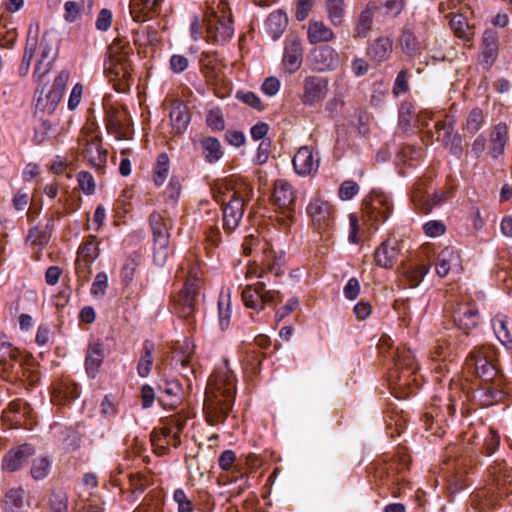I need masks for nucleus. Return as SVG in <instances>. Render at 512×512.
Returning <instances> with one entry per match:
<instances>
[{
    "instance_id": "15",
    "label": "nucleus",
    "mask_w": 512,
    "mask_h": 512,
    "mask_svg": "<svg viewBox=\"0 0 512 512\" xmlns=\"http://www.w3.org/2000/svg\"><path fill=\"white\" fill-rule=\"evenodd\" d=\"M207 40L213 43L224 45L234 34L233 20L231 15L218 16L212 14L206 18Z\"/></svg>"
},
{
    "instance_id": "49",
    "label": "nucleus",
    "mask_w": 512,
    "mask_h": 512,
    "mask_svg": "<svg viewBox=\"0 0 512 512\" xmlns=\"http://www.w3.org/2000/svg\"><path fill=\"white\" fill-rule=\"evenodd\" d=\"M138 5L141 7L139 13H136L133 9L131 14L133 19L137 22L144 21L149 15L158 14L163 0H137Z\"/></svg>"
},
{
    "instance_id": "41",
    "label": "nucleus",
    "mask_w": 512,
    "mask_h": 512,
    "mask_svg": "<svg viewBox=\"0 0 512 512\" xmlns=\"http://www.w3.org/2000/svg\"><path fill=\"white\" fill-rule=\"evenodd\" d=\"M200 146L204 160L207 163L213 164L219 161L223 157V151L221 148L220 141L212 136L203 137L200 140Z\"/></svg>"
},
{
    "instance_id": "12",
    "label": "nucleus",
    "mask_w": 512,
    "mask_h": 512,
    "mask_svg": "<svg viewBox=\"0 0 512 512\" xmlns=\"http://www.w3.org/2000/svg\"><path fill=\"white\" fill-rule=\"evenodd\" d=\"M184 399V389L176 378H161L157 383V402L167 410L176 409Z\"/></svg>"
},
{
    "instance_id": "2",
    "label": "nucleus",
    "mask_w": 512,
    "mask_h": 512,
    "mask_svg": "<svg viewBox=\"0 0 512 512\" xmlns=\"http://www.w3.org/2000/svg\"><path fill=\"white\" fill-rule=\"evenodd\" d=\"M39 26L36 25L33 29L30 25L25 48L21 62L17 68L19 77H25L30 71L31 62L34 59L33 78L39 82L37 86L42 87L44 77L51 71L59 53V48L56 41L51 38L48 32H45L40 41L38 40Z\"/></svg>"
},
{
    "instance_id": "62",
    "label": "nucleus",
    "mask_w": 512,
    "mask_h": 512,
    "mask_svg": "<svg viewBox=\"0 0 512 512\" xmlns=\"http://www.w3.org/2000/svg\"><path fill=\"white\" fill-rule=\"evenodd\" d=\"M374 2L379 5V10L384 9V13L391 17L398 16L405 6V0H377Z\"/></svg>"
},
{
    "instance_id": "11",
    "label": "nucleus",
    "mask_w": 512,
    "mask_h": 512,
    "mask_svg": "<svg viewBox=\"0 0 512 512\" xmlns=\"http://www.w3.org/2000/svg\"><path fill=\"white\" fill-rule=\"evenodd\" d=\"M198 296L199 285L195 281H186L184 287L174 299L175 313L189 324L193 322Z\"/></svg>"
},
{
    "instance_id": "46",
    "label": "nucleus",
    "mask_w": 512,
    "mask_h": 512,
    "mask_svg": "<svg viewBox=\"0 0 512 512\" xmlns=\"http://www.w3.org/2000/svg\"><path fill=\"white\" fill-rule=\"evenodd\" d=\"M486 124V116L479 107L473 108L467 115L463 130L469 134H476Z\"/></svg>"
},
{
    "instance_id": "48",
    "label": "nucleus",
    "mask_w": 512,
    "mask_h": 512,
    "mask_svg": "<svg viewBox=\"0 0 512 512\" xmlns=\"http://www.w3.org/2000/svg\"><path fill=\"white\" fill-rule=\"evenodd\" d=\"M127 116V111H122L111 107L106 111V126L109 132H114L118 135L123 133V121Z\"/></svg>"
},
{
    "instance_id": "6",
    "label": "nucleus",
    "mask_w": 512,
    "mask_h": 512,
    "mask_svg": "<svg viewBox=\"0 0 512 512\" xmlns=\"http://www.w3.org/2000/svg\"><path fill=\"white\" fill-rule=\"evenodd\" d=\"M246 277L262 279L243 288L241 296L247 308L261 312L266 308L275 309L283 301V294L279 290L268 288V283L264 280L267 278L266 270L262 264L249 265Z\"/></svg>"
},
{
    "instance_id": "25",
    "label": "nucleus",
    "mask_w": 512,
    "mask_h": 512,
    "mask_svg": "<svg viewBox=\"0 0 512 512\" xmlns=\"http://www.w3.org/2000/svg\"><path fill=\"white\" fill-rule=\"evenodd\" d=\"M105 357L106 349L100 340L93 341L88 344L84 366L89 378L95 379L97 377Z\"/></svg>"
},
{
    "instance_id": "35",
    "label": "nucleus",
    "mask_w": 512,
    "mask_h": 512,
    "mask_svg": "<svg viewBox=\"0 0 512 512\" xmlns=\"http://www.w3.org/2000/svg\"><path fill=\"white\" fill-rule=\"evenodd\" d=\"M384 420L387 433H389L391 437L399 436L407 423V417L404 412L392 406L385 411Z\"/></svg>"
},
{
    "instance_id": "22",
    "label": "nucleus",
    "mask_w": 512,
    "mask_h": 512,
    "mask_svg": "<svg viewBox=\"0 0 512 512\" xmlns=\"http://www.w3.org/2000/svg\"><path fill=\"white\" fill-rule=\"evenodd\" d=\"M22 356L21 351L15 347L4 334L0 335V373H8L9 378H18L19 373L14 372L16 361Z\"/></svg>"
},
{
    "instance_id": "64",
    "label": "nucleus",
    "mask_w": 512,
    "mask_h": 512,
    "mask_svg": "<svg viewBox=\"0 0 512 512\" xmlns=\"http://www.w3.org/2000/svg\"><path fill=\"white\" fill-rule=\"evenodd\" d=\"M173 500L178 505V512H193L194 504L192 500L188 498L185 491L182 488H178L173 493Z\"/></svg>"
},
{
    "instance_id": "24",
    "label": "nucleus",
    "mask_w": 512,
    "mask_h": 512,
    "mask_svg": "<svg viewBox=\"0 0 512 512\" xmlns=\"http://www.w3.org/2000/svg\"><path fill=\"white\" fill-rule=\"evenodd\" d=\"M35 453V449L31 444L24 443L15 448L10 449L4 456L2 467L5 471L15 472L21 469L28 459Z\"/></svg>"
},
{
    "instance_id": "14",
    "label": "nucleus",
    "mask_w": 512,
    "mask_h": 512,
    "mask_svg": "<svg viewBox=\"0 0 512 512\" xmlns=\"http://www.w3.org/2000/svg\"><path fill=\"white\" fill-rule=\"evenodd\" d=\"M392 211V200L384 194H375L363 207L364 217L367 218L375 228L384 223L389 218Z\"/></svg>"
},
{
    "instance_id": "58",
    "label": "nucleus",
    "mask_w": 512,
    "mask_h": 512,
    "mask_svg": "<svg viewBox=\"0 0 512 512\" xmlns=\"http://www.w3.org/2000/svg\"><path fill=\"white\" fill-rule=\"evenodd\" d=\"M423 156L421 148L413 145H404L398 153V158L403 163L414 166V162L420 160Z\"/></svg>"
},
{
    "instance_id": "44",
    "label": "nucleus",
    "mask_w": 512,
    "mask_h": 512,
    "mask_svg": "<svg viewBox=\"0 0 512 512\" xmlns=\"http://www.w3.org/2000/svg\"><path fill=\"white\" fill-rule=\"evenodd\" d=\"M431 264H417L409 266L403 272V278L410 288L417 287L430 271Z\"/></svg>"
},
{
    "instance_id": "7",
    "label": "nucleus",
    "mask_w": 512,
    "mask_h": 512,
    "mask_svg": "<svg viewBox=\"0 0 512 512\" xmlns=\"http://www.w3.org/2000/svg\"><path fill=\"white\" fill-rule=\"evenodd\" d=\"M410 465V457L406 448H399L395 454H383L371 468L374 477L386 485L393 497H399V484L404 481Z\"/></svg>"
},
{
    "instance_id": "30",
    "label": "nucleus",
    "mask_w": 512,
    "mask_h": 512,
    "mask_svg": "<svg viewBox=\"0 0 512 512\" xmlns=\"http://www.w3.org/2000/svg\"><path fill=\"white\" fill-rule=\"evenodd\" d=\"M508 126L505 123L496 124L490 132L487 154L493 159L499 158L505 150L508 141Z\"/></svg>"
},
{
    "instance_id": "33",
    "label": "nucleus",
    "mask_w": 512,
    "mask_h": 512,
    "mask_svg": "<svg viewBox=\"0 0 512 512\" xmlns=\"http://www.w3.org/2000/svg\"><path fill=\"white\" fill-rule=\"evenodd\" d=\"M367 56L376 64L389 59L392 53V40L387 36H380L367 47Z\"/></svg>"
},
{
    "instance_id": "1",
    "label": "nucleus",
    "mask_w": 512,
    "mask_h": 512,
    "mask_svg": "<svg viewBox=\"0 0 512 512\" xmlns=\"http://www.w3.org/2000/svg\"><path fill=\"white\" fill-rule=\"evenodd\" d=\"M70 73L68 70H62L54 78L50 87L44 84L37 86L34 93L35 110L34 116L38 123L34 126L33 141L41 144L48 138L56 134L58 120H52L47 116L53 117L63 98Z\"/></svg>"
},
{
    "instance_id": "19",
    "label": "nucleus",
    "mask_w": 512,
    "mask_h": 512,
    "mask_svg": "<svg viewBox=\"0 0 512 512\" xmlns=\"http://www.w3.org/2000/svg\"><path fill=\"white\" fill-rule=\"evenodd\" d=\"M303 61V47L299 37L289 35L284 42L282 64L286 72L293 74L298 71Z\"/></svg>"
},
{
    "instance_id": "39",
    "label": "nucleus",
    "mask_w": 512,
    "mask_h": 512,
    "mask_svg": "<svg viewBox=\"0 0 512 512\" xmlns=\"http://www.w3.org/2000/svg\"><path fill=\"white\" fill-rule=\"evenodd\" d=\"M170 121L175 134H182L190 122V114L187 106L182 102L173 104L170 111Z\"/></svg>"
},
{
    "instance_id": "16",
    "label": "nucleus",
    "mask_w": 512,
    "mask_h": 512,
    "mask_svg": "<svg viewBox=\"0 0 512 512\" xmlns=\"http://www.w3.org/2000/svg\"><path fill=\"white\" fill-rule=\"evenodd\" d=\"M453 323L466 336L472 334L480 323L479 310L475 303H459L453 309Z\"/></svg>"
},
{
    "instance_id": "56",
    "label": "nucleus",
    "mask_w": 512,
    "mask_h": 512,
    "mask_svg": "<svg viewBox=\"0 0 512 512\" xmlns=\"http://www.w3.org/2000/svg\"><path fill=\"white\" fill-rule=\"evenodd\" d=\"M49 509L51 512H67L68 496L63 490H53L49 496Z\"/></svg>"
},
{
    "instance_id": "31",
    "label": "nucleus",
    "mask_w": 512,
    "mask_h": 512,
    "mask_svg": "<svg viewBox=\"0 0 512 512\" xmlns=\"http://www.w3.org/2000/svg\"><path fill=\"white\" fill-rule=\"evenodd\" d=\"M52 397L60 404L69 403L80 395L79 386L70 379H61L52 386Z\"/></svg>"
},
{
    "instance_id": "54",
    "label": "nucleus",
    "mask_w": 512,
    "mask_h": 512,
    "mask_svg": "<svg viewBox=\"0 0 512 512\" xmlns=\"http://www.w3.org/2000/svg\"><path fill=\"white\" fill-rule=\"evenodd\" d=\"M169 173V157L166 153H160L157 156L154 167V182L157 186H161Z\"/></svg>"
},
{
    "instance_id": "21",
    "label": "nucleus",
    "mask_w": 512,
    "mask_h": 512,
    "mask_svg": "<svg viewBox=\"0 0 512 512\" xmlns=\"http://www.w3.org/2000/svg\"><path fill=\"white\" fill-rule=\"evenodd\" d=\"M449 197L450 192L447 190H438L431 196H426L420 187H416L411 194V201L417 211L428 214L433 208L445 203Z\"/></svg>"
},
{
    "instance_id": "8",
    "label": "nucleus",
    "mask_w": 512,
    "mask_h": 512,
    "mask_svg": "<svg viewBox=\"0 0 512 512\" xmlns=\"http://www.w3.org/2000/svg\"><path fill=\"white\" fill-rule=\"evenodd\" d=\"M498 350L491 344L473 347L465 359V368L471 376L483 382L494 381L498 374Z\"/></svg>"
},
{
    "instance_id": "37",
    "label": "nucleus",
    "mask_w": 512,
    "mask_h": 512,
    "mask_svg": "<svg viewBox=\"0 0 512 512\" xmlns=\"http://www.w3.org/2000/svg\"><path fill=\"white\" fill-rule=\"evenodd\" d=\"M288 25V18L282 10H276L269 14L265 26L268 35L273 40H278Z\"/></svg>"
},
{
    "instance_id": "10",
    "label": "nucleus",
    "mask_w": 512,
    "mask_h": 512,
    "mask_svg": "<svg viewBox=\"0 0 512 512\" xmlns=\"http://www.w3.org/2000/svg\"><path fill=\"white\" fill-rule=\"evenodd\" d=\"M148 221L153 234V261L158 267H163L172 254L169 247L170 234L163 216L157 211L149 215Z\"/></svg>"
},
{
    "instance_id": "38",
    "label": "nucleus",
    "mask_w": 512,
    "mask_h": 512,
    "mask_svg": "<svg viewBox=\"0 0 512 512\" xmlns=\"http://www.w3.org/2000/svg\"><path fill=\"white\" fill-rule=\"evenodd\" d=\"M334 37L335 34L332 29L322 21H309L307 39L311 44L330 42Z\"/></svg>"
},
{
    "instance_id": "52",
    "label": "nucleus",
    "mask_w": 512,
    "mask_h": 512,
    "mask_svg": "<svg viewBox=\"0 0 512 512\" xmlns=\"http://www.w3.org/2000/svg\"><path fill=\"white\" fill-rule=\"evenodd\" d=\"M400 44L403 53L413 57L420 53L421 47L416 36L410 29H404L400 37Z\"/></svg>"
},
{
    "instance_id": "61",
    "label": "nucleus",
    "mask_w": 512,
    "mask_h": 512,
    "mask_svg": "<svg viewBox=\"0 0 512 512\" xmlns=\"http://www.w3.org/2000/svg\"><path fill=\"white\" fill-rule=\"evenodd\" d=\"M411 77V73L407 69L401 70L394 81L392 93L395 97H399L409 91L408 79Z\"/></svg>"
},
{
    "instance_id": "36",
    "label": "nucleus",
    "mask_w": 512,
    "mask_h": 512,
    "mask_svg": "<svg viewBox=\"0 0 512 512\" xmlns=\"http://www.w3.org/2000/svg\"><path fill=\"white\" fill-rule=\"evenodd\" d=\"M83 156L90 162L93 168L98 172H102L107 162V151L100 144L90 141L83 150Z\"/></svg>"
},
{
    "instance_id": "55",
    "label": "nucleus",
    "mask_w": 512,
    "mask_h": 512,
    "mask_svg": "<svg viewBox=\"0 0 512 512\" xmlns=\"http://www.w3.org/2000/svg\"><path fill=\"white\" fill-rule=\"evenodd\" d=\"M51 235L41 225H35L28 230L27 240H31V244L44 248L48 245Z\"/></svg>"
},
{
    "instance_id": "5",
    "label": "nucleus",
    "mask_w": 512,
    "mask_h": 512,
    "mask_svg": "<svg viewBox=\"0 0 512 512\" xmlns=\"http://www.w3.org/2000/svg\"><path fill=\"white\" fill-rule=\"evenodd\" d=\"M252 194L250 185L232 180L225 184V190L219 189L214 193V200L222 206L225 232L231 233L239 226Z\"/></svg>"
},
{
    "instance_id": "3",
    "label": "nucleus",
    "mask_w": 512,
    "mask_h": 512,
    "mask_svg": "<svg viewBox=\"0 0 512 512\" xmlns=\"http://www.w3.org/2000/svg\"><path fill=\"white\" fill-rule=\"evenodd\" d=\"M212 396L204 403V412L210 425L223 424L232 410L236 395V377L228 369L214 371L209 379Z\"/></svg>"
},
{
    "instance_id": "27",
    "label": "nucleus",
    "mask_w": 512,
    "mask_h": 512,
    "mask_svg": "<svg viewBox=\"0 0 512 512\" xmlns=\"http://www.w3.org/2000/svg\"><path fill=\"white\" fill-rule=\"evenodd\" d=\"M293 167L298 175L306 176L316 172L319 166V158L314 157L313 149L309 146H302L294 155Z\"/></svg>"
},
{
    "instance_id": "43",
    "label": "nucleus",
    "mask_w": 512,
    "mask_h": 512,
    "mask_svg": "<svg viewBox=\"0 0 512 512\" xmlns=\"http://www.w3.org/2000/svg\"><path fill=\"white\" fill-rule=\"evenodd\" d=\"M154 343L150 340L143 342V352L137 363V373L141 378H147L153 366Z\"/></svg>"
},
{
    "instance_id": "26",
    "label": "nucleus",
    "mask_w": 512,
    "mask_h": 512,
    "mask_svg": "<svg viewBox=\"0 0 512 512\" xmlns=\"http://www.w3.org/2000/svg\"><path fill=\"white\" fill-rule=\"evenodd\" d=\"M327 80L317 76H308L304 80V92L301 97L305 105H314L320 102L327 89Z\"/></svg>"
},
{
    "instance_id": "23",
    "label": "nucleus",
    "mask_w": 512,
    "mask_h": 512,
    "mask_svg": "<svg viewBox=\"0 0 512 512\" xmlns=\"http://www.w3.org/2000/svg\"><path fill=\"white\" fill-rule=\"evenodd\" d=\"M400 255V246L397 240L387 239L374 251V263L383 269H392Z\"/></svg>"
},
{
    "instance_id": "17",
    "label": "nucleus",
    "mask_w": 512,
    "mask_h": 512,
    "mask_svg": "<svg viewBox=\"0 0 512 512\" xmlns=\"http://www.w3.org/2000/svg\"><path fill=\"white\" fill-rule=\"evenodd\" d=\"M306 212L318 230L325 231L333 227L335 209L328 201L321 198L312 199Z\"/></svg>"
},
{
    "instance_id": "29",
    "label": "nucleus",
    "mask_w": 512,
    "mask_h": 512,
    "mask_svg": "<svg viewBox=\"0 0 512 512\" xmlns=\"http://www.w3.org/2000/svg\"><path fill=\"white\" fill-rule=\"evenodd\" d=\"M505 397L502 390L498 389L492 382H484L482 386L475 389L471 394V399L479 403L482 407H488L501 402Z\"/></svg>"
},
{
    "instance_id": "47",
    "label": "nucleus",
    "mask_w": 512,
    "mask_h": 512,
    "mask_svg": "<svg viewBox=\"0 0 512 512\" xmlns=\"http://www.w3.org/2000/svg\"><path fill=\"white\" fill-rule=\"evenodd\" d=\"M52 468V460L47 456H40L33 459L30 468L31 477L36 480L45 479Z\"/></svg>"
},
{
    "instance_id": "34",
    "label": "nucleus",
    "mask_w": 512,
    "mask_h": 512,
    "mask_svg": "<svg viewBox=\"0 0 512 512\" xmlns=\"http://www.w3.org/2000/svg\"><path fill=\"white\" fill-rule=\"evenodd\" d=\"M492 328L501 344L512 349V321L507 316L498 314L492 319Z\"/></svg>"
},
{
    "instance_id": "57",
    "label": "nucleus",
    "mask_w": 512,
    "mask_h": 512,
    "mask_svg": "<svg viewBox=\"0 0 512 512\" xmlns=\"http://www.w3.org/2000/svg\"><path fill=\"white\" fill-rule=\"evenodd\" d=\"M217 59L216 52H202L199 57V65L201 72L207 78H212L216 75L215 61Z\"/></svg>"
},
{
    "instance_id": "59",
    "label": "nucleus",
    "mask_w": 512,
    "mask_h": 512,
    "mask_svg": "<svg viewBox=\"0 0 512 512\" xmlns=\"http://www.w3.org/2000/svg\"><path fill=\"white\" fill-rule=\"evenodd\" d=\"M78 254L85 258L89 263L93 262L99 255L96 237L90 235L79 247Z\"/></svg>"
},
{
    "instance_id": "9",
    "label": "nucleus",
    "mask_w": 512,
    "mask_h": 512,
    "mask_svg": "<svg viewBox=\"0 0 512 512\" xmlns=\"http://www.w3.org/2000/svg\"><path fill=\"white\" fill-rule=\"evenodd\" d=\"M131 46L128 42L115 40L107 49L104 59V71L116 78L128 79L131 77L130 62Z\"/></svg>"
},
{
    "instance_id": "45",
    "label": "nucleus",
    "mask_w": 512,
    "mask_h": 512,
    "mask_svg": "<svg viewBox=\"0 0 512 512\" xmlns=\"http://www.w3.org/2000/svg\"><path fill=\"white\" fill-rule=\"evenodd\" d=\"M25 491L22 487L9 489L2 501V511L22 512Z\"/></svg>"
},
{
    "instance_id": "53",
    "label": "nucleus",
    "mask_w": 512,
    "mask_h": 512,
    "mask_svg": "<svg viewBox=\"0 0 512 512\" xmlns=\"http://www.w3.org/2000/svg\"><path fill=\"white\" fill-rule=\"evenodd\" d=\"M181 194V184L176 176L170 178L169 184L163 192L164 203L175 207Z\"/></svg>"
},
{
    "instance_id": "60",
    "label": "nucleus",
    "mask_w": 512,
    "mask_h": 512,
    "mask_svg": "<svg viewBox=\"0 0 512 512\" xmlns=\"http://www.w3.org/2000/svg\"><path fill=\"white\" fill-rule=\"evenodd\" d=\"M231 303L229 297L220 298L218 301V321L221 330H226L230 326L231 320Z\"/></svg>"
},
{
    "instance_id": "4",
    "label": "nucleus",
    "mask_w": 512,
    "mask_h": 512,
    "mask_svg": "<svg viewBox=\"0 0 512 512\" xmlns=\"http://www.w3.org/2000/svg\"><path fill=\"white\" fill-rule=\"evenodd\" d=\"M393 367L389 369L387 381L391 394L397 399H406L415 395L422 384L418 364L410 349L397 348L393 352Z\"/></svg>"
},
{
    "instance_id": "42",
    "label": "nucleus",
    "mask_w": 512,
    "mask_h": 512,
    "mask_svg": "<svg viewBox=\"0 0 512 512\" xmlns=\"http://www.w3.org/2000/svg\"><path fill=\"white\" fill-rule=\"evenodd\" d=\"M324 6L330 23L341 26L346 15V4L344 0H324Z\"/></svg>"
},
{
    "instance_id": "51",
    "label": "nucleus",
    "mask_w": 512,
    "mask_h": 512,
    "mask_svg": "<svg viewBox=\"0 0 512 512\" xmlns=\"http://www.w3.org/2000/svg\"><path fill=\"white\" fill-rule=\"evenodd\" d=\"M261 264L266 270V276H268V274H272L277 278L284 274L282 269V257L277 256L272 251L265 253ZM267 279L269 280V277H267Z\"/></svg>"
},
{
    "instance_id": "13",
    "label": "nucleus",
    "mask_w": 512,
    "mask_h": 512,
    "mask_svg": "<svg viewBox=\"0 0 512 512\" xmlns=\"http://www.w3.org/2000/svg\"><path fill=\"white\" fill-rule=\"evenodd\" d=\"M307 61L313 71L323 73L336 70L340 64V57L331 46L321 45L310 51Z\"/></svg>"
},
{
    "instance_id": "28",
    "label": "nucleus",
    "mask_w": 512,
    "mask_h": 512,
    "mask_svg": "<svg viewBox=\"0 0 512 512\" xmlns=\"http://www.w3.org/2000/svg\"><path fill=\"white\" fill-rule=\"evenodd\" d=\"M461 265L460 255L452 246L443 248L435 261L436 274L443 278L452 270H458Z\"/></svg>"
},
{
    "instance_id": "18",
    "label": "nucleus",
    "mask_w": 512,
    "mask_h": 512,
    "mask_svg": "<svg viewBox=\"0 0 512 512\" xmlns=\"http://www.w3.org/2000/svg\"><path fill=\"white\" fill-rule=\"evenodd\" d=\"M273 203L290 222L294 219L295 195L293 187L286 181L279 180L275 183L273 191Z\"/></svg>"
},
{
    "instance_id": "50",
    "label": "nucleus",
    "mask_w": 512,
    "mask_h": 512,
    "mask_svg": "<svg viewBox=\"0 0 512 512\" xmlns=\"http://www.w3.org/2000/svg\"><path fill=\"white\" fill-rule=\"evenodd\" d=\"M32 362L33 361H32L31 356L22 355L18 361L14 362L15 363L14 372L19 373V377L18 378H9L8 373H2L1 377L10 382H17V381L25 382L27 379V375L32 370V368H31Z\"/></svg>"
},
{
    "instance_id": "40",
    "label": "nucleus",
    "mask_w": 512,
    "mask_h": 512,
    "mask_svg": "<svg viewBox=\"0 0 512 512\" xmlns=\"http://www.w3.org/2000/svg\"><path fill=\"white\" fill-rule=\"evenodd\" d=\"M379 10V5L375 2H369L365 9L361 11L356 26V36L365 38L371 30L374 13Z\"/></svg>"
},
{
    "instance_id": "32",
    "label": "nucleus",
    "mask_w": 512,
    "mask_h": 512,
    "mask_svg": "<svg viewBox=\"0 0 512 512\" xmlns=\"http://www.w3.org/2000/svg\"><path fill=\"white\" fill-rule=\"evenodd\" d=\"M161 423L163 424L162 427H158V428H154V429L157 430L161 434L163 433V435H165L167 440L171 441V446H173L174 448L179 447L181 444L180 432L185 427V421H183L175 416H170V417L162 418Z\"/></svg>"
},
{
    "instance_id": "20",
    "label": "nucleus",
    "mask_w": 512,
    "mask_h": 512,
    "mask_svg": "<svg viewBox=\"0 0 512 512\" xmlns=\"http://www.w3.org/2000/svg\"><path fill=\"white\" fill-rule=\"evenodd\" d=\"M499 33L493 28H488L483 32L480 44L481 65L485 70H489L496 62L499 55Z\"/></svg>"
},
{
    "instance_id": "63",
    "label": "nucleus",
    "mask_w": 512,
    "mask_h": 512,
    "mask_svg": "<svg viewBox=\"0 0 512 512\" xmlns=\"http://www.w3.org/2000/svg\"><path fill=\"white\" fill-rule=\"evenodd\" d=\"M264 358L265 355L262 352L255 349V347H251L246 352L245 362L252 373L257 374L261 371V365Z\"/></svg>"
}]
</instances>
